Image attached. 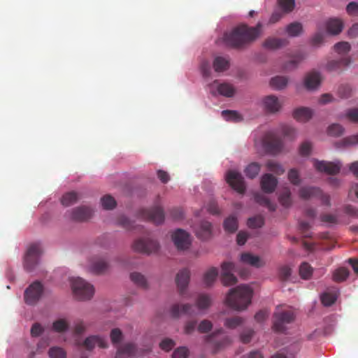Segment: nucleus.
I'll return each mask as SVG.
<instances>
[{
	"mask_svg": "<svg viewBox=\"0 0 358 358\" xmlns=\"http://www.w3.org/2000/svg\"><path fill=\"white\" fill-rule=\"evenodd\" d=\"M235 265L232 262H224L222 264L221 281L224 286H231L237 282L236 277L233 274Z\"/></svg>",
	"mask_w": 358,
	"mask_h": 358,
	"instance_id": "14",
	"label": "nucleus"
},
{
	"mask_svg": "<svg viewBox=\"0 0 358 358\" xmlns=\"http://www.w3.org/2000/svg\"><path fill=\"white\" fill-rule=\"evenodd\" d=\"M224 228L228 232H235L238 229L237 219L234 216L227 217L224 222Z\"/></svg>",
	"mask_w": 358,
	"mask_h": 358,
	"instance_id": "44",
	"label": "nucleus"
},
{
	"mask_svg": "<svg viewBox=\"0 0 358 358\" xmlns=\"http://www.w3.org/2000/svg\"><path fill=\"white\" fill-rule=\"evenodd\" d=\"M321 301L324 306H330L336 301V296L331 293H324L321 296Z\"/></svg>",
	"mask_w": 358,
	"mask_h": 358,
	"instance_id": "53",
	"label": "nucleus"
},
{
	"mask_svg": "<svg viewBox=\"0 0 358 358\" xmlns=\"http://www.w3.org/2000/svg\"><path fill=\"white\" fill-rule=\"evenodd\" d=\"M211 224L208 221H202L200 223L199 227L196 230L197 237L202 240H206L210 236L211 234Z\"/></svg>",
	"mask_w": 358,
	"mask_h": 358,
	"instance_id": "30",
	"label": "nucleus"
},
{
	"mask_svg": "<svg viewBox=\"0 0 358 358\" xmlns=\"http://www.w3.org/2000/svg\"><path fill=\"white\" fill-rule=\"evenodd\" d=\"M244 322V320L238 316L227 318L224 321V326L229 329H236L241 326Z\"/></svg>",
	"mask_w": 358,
	"mask_h": 358,
	"instance_id": "47",
	"label": "nucleus"
},
{
	"mask_svg": "<svg viewBox=\"0 0 358 358\" xmlns=\"http://www.w3.org/2000/svg\"><path fill=\"white\" fill-rule=\"evenodd\" d=\"M137 347L133 343H127L117 348L115 358H128L136 355Z\"/></svg>",
	"mask_w": 358,
	"mask_h": 358,
	"instance_id": "21",
	"label": "nucleus"
},
{
	"mask_svg": "<svg viewBox=\"0 0 358 358\" xmlns=\"http://www.w3.org/2000/svg\"><path fill=\"white\" fill-rule=\"evenodd\" d=\"M292 269L288 266H282L279 269V277L281 280H287L291 275Z\"/></svg>",
	"mask_w": 358,
	"mask_h": 358,
	"instance_id": "60",
	"label": "nucleus"
},
{
	"mask_svg": "<svg viewBox=\"0 0 358 358\" xmlns=\"http://www.w3.org/2000/svg\"><path fill=\"white\" fill-rule=\"evenodd\" d=\"M211 298L205 294H199L195 300V305L190 303L173 304L171 308V314L173 317H178L182 313L188 315H196L198 311L207 310L211 305Z\"/></svg>",
	"mask_w": 358,
	"mask_h": 358,
	"instance_id": "3",
	"label": "nucleus"
},
{
	"mask_svg": "<svg viewBox=\"0 0 358 358\" xmlns=\"http://www.w3.org/2000/svg\"><path fill=\"white\" fill-rule=\"evenodd\" d=\"M44 332V328L38 323H34L31 328V336L32 338H37L41 336Z\"/></svg>",
	"mask_w": 358,
	"mask_h": 358,
	"instance_id": "57",
	"label": "nucleus"
},
{
	"mask_svg": "<svg viewBox=\"0 0 358 358\" xmlns=\"http://www.w3.org/2000/svg\"><path fill=\"white\" fill-rule=\"evenodd\" d=\"M92 216V210L90 208L82 206L74 208L71 212V218L76 221H85Z\"/></svg>",
	"mask_w": 358,
	"mask_h": 358,
	"instance_id": "24",
	"label": "nucleus"
},
{
	"mask_svg": "<svg viewBox=\"0 0 358 358\" xmlns=\"http://www.w3.org/2000/svg\"><path fill=\"white\" fill-rule=\"evenodd\" d=\"M328 134L332 136H339L344 132V128L339 124H332L328 127Z\"/></svg>",
	"mask_w": 358,
	"mask_h": 358,
	"instance_id": "52",
	"label": "nucleus"
},
{
	"mask_svg": "<svg viewBox=\"0 0 358 358\" xmlns=\"http://www.w3.org/2000/svg\"><path fill=\"white\" fill-rule=\"evenodd\" d=\"M278 200L280 203L285 208H289L292 204L291 191L288 187L284 188L280 192Z\"/></svg>",
	"mask_w": 358,
	"mask_h": 358,
	"instance_id": "34",
	"label": "nucleus"
},
{
	"mask_svg": "<svg viewBox=\"0 0 358 358\" xmlns=\"http://www.w3.org/2000/svg\"><path fill=\"white\" fill-rule=\"evenodd\" d=\"M230 62L228 57L217 56L213 62V67L215 72L221 73L229 69Z\"/></svg>",
	"mask_w": 358,
	"mask_h": 358,
	"instance_id": "26",
	"label": "nucleus"
},
{
	"mask_svg": "<svg viewBox=\"0 0 358 358\" xmlns=\"http://www.w3.org/2000/svg\"><path fill=\"white\" fill-rule=\"evenodd\" d=\"M278 180L270 173H265L261 178L260 185L264 193L270 194L275 191Z\"/></svg>",
	"mask_w": 358,
	"mask_h": 358,
	"instance_id": "18",
	"label": "nucleus"
},
{
	"mask_svg": "<svg viewBox=\"0 0 358 358\" xmlns=\"http://www.w3.org/2000/svg\"><path fill=\"white\" fill-rule=\"evenodd\" d=\"M303 26L300 22H295L287 26L286 31L289 36L295 37L301 34Z\"/></svg>",
	"mask_w": 358,
	"mask_h": 358,
	"instance_id": "39",
	"label": "nucleus"
},
{
	"mask_svg": "<svg viewBox=\"0 0 358 358\" xmlns=\"http://www.w3.org/2000/svg\"><path fill=\"white\" fill-rule=\"evenodd\" d=\"M279 6L285 12H291L294 8V0H278Z\"/></svg>",
	"mask_w": 358,
	"mask_h": 358,
	"instance_id": "54",
	"label": "nucleus"
},
{
	"mask_svg": "<svg viewBox=\"0 0 358 358\" xmlns=\"http://www.w3.org/2000/svg\"><path fill=\"white\" fill-rule=\"evenodd\" d=\"M221 115L227 121L238 122L243 120L241 115L236 110H224L222 111Z\"/></svg>",
	"mask_w": 358,
	"mask_h": 358,
	"instance_id": "40",
	"label": "nucleus"
},
{
	"mask_svg": "<svg viewBox=\"0 0 358 358\" xmlns=\"http://www.w3.org/2000/svg\"><path fill=\"white\" fill-rule=\"evenodd\" d=\"M71 289L74 297L80 301L91 299L94 293L93 285L81 278H76L71 280Z\"/></svg>",
	"mask_w": 358,
	"mask_h": 358,
	"instance_id": "5",
	"label": "nucleus"
},
{
	"mask_svg": "<svg viewBox=\"0 0 358 358\" xmlns=\"http://www.w3.org/2000/svg\"><path fill=\"white\" fill-rule=\"evenodd\" d=\"M351 63L350 56L341 57L339 59H333L327 64V69L329 71H340Z\"/></svg>",
	"mask_w": 358,
	"mask_h": 358,
	"instance_id": "22",
	"label": "nucleus"
},
{
	"mask_svg": "<svg viewBox=\"0 0 358 358\" xmlns=\"http://www.w3.org/2000/svg\"><path fill=\"white\" fill-rule=\"evenodd\" d=\"M79 195L76 192L72 191L66 193L62 198V203L65 206H69L78 201Z\"/></svg>",
	"mask_w": 358,
	"mask_h": 358,
	"instance_id": "38",
	"label": "nucleus"
},
{
	"mask_svg": "<svg viewBox=\"0 0 358 358\" xmlns=\"http://www.w3.org/2000/svg\"><path fill=\"white\" fill-rule=\"evenodd\" d=\"M110 336L112 343L115 345L119 344L123 338L122 332L118 328L112 329L110 331Z\"/></svg>",
	"mask_w": 358,
	"mask_h": 358,
	"instance_id": "55",
	"label": "nucleus"
},
{
	"mask_svg": "<svg viewBox=\"0 0 358 358\" xmlns=\"http://www.w3.org/2000/svg\"><path fill=\"white\" fill-rule=\"evenodd\" d=\"M260 169L261 165L259 163L252 162L245 167L244 173L248 178L253 179L259 174Z\"/></svg>",
	"mask_w": 358,
	"mask_h": 358,
	"instance_id": "35",
	"label": "nucleus"
},
{
	"mask_svg": "<svg viewBox=\"0 0 358 358\" xmlns=\"http://www.w3.org/2000/svg\"><path fill=\"white\" fill-rule=\"evenodd\" d=\"M334 50L338 54L342 55V57L348 56V53L350 52L351 49L350 44L348 42H339L334 45Z\"/></svg>",
	"mask_w": 358,
	"mask_h": 358,
	"instance_id": "42",
	"label": "nucleus"
},
{
	"mask_svg": "<svg viewBox=\"0 0 358 358\" xmlns=\"http://www.w3.org/2000/svg\"><path fill=\"white\" fill-rule=\"evenodd\" d=\"M75 344L77 347L84 348L89 351L92 350L96 345L101 348L108 347L106 341L99 336H88L83 341L76 339Z\"/></svg>",
	"mask_w": 358,
	"mask_h": 358,
	"instance_id": "10",
	"label": "nucleus"
},
{
	"mask_svg": "<svg viewBox=\"0 0 358 358\" xmlns=\"http://www.w3.org/2000/svg\"><path fill=\"white\" fill-rule=\"evenodd\" d=\"M218 275V271L216 268L213 267L208 270L203 275V282L207 287L213 285Z\"/></svg>",
	"mask_w": 358,
	"mask_h": 358,
	"instance_id": "41",
	"label": "nucleus"
},
{
	"mask_svg": "<svg viewBox=\"0 0 358 358\" xmlns=\"http://www.w3.org/2000/svg\"><path fill=\"white\" fill-rule=\"evenodd\" d=\"M294 313L290 310H278L273 314V329L278 332H283L286 325L294 322Z\"/></svg>",
	"mask_w": 358,
	"mask_h": 358,
	"instance_id": "7",
	"label": "nucleus"
},
{
	"mask_svg": "<svg viewBox=\"0 0 358 358\" xmlns=\"http://www.w3.org/2000/svg\"><path fill=\"white\" fill-rule=\"evenodd\" d=\"M188 349L185 347H180L174 350L172 355L173 358H187Z\"/></svg>",
	"mask_w": 358,
	"mask_h": 358,
	"instance_id": "64",
	"label": "nucleus"
},
{
	"mask_svg": "<svg viewBox=\"0 0 358 358\" xmlns=\"http://www.w3.org/2000/svg\"><path fill=\"white\" fill-rule=\"evenodd\" d=\"M266 166L269 171L273 172L277 175H281L285 172V169L282 168V166L279 163L273 160H268L266 163Z\"/></svg>",
	"mask_w": 358,
	"mask_h": 358,
	"instance_id": "48",
	"label": "nucleus"
},
{
	"mask_svg": "<svg viewBox=\"0 0 358 358\" xmlns=\"http://www.w3.org/2000/svg\"><path fill=\"white\" fill-rule=\"evenodd\" d=\"M313 114V110L309 108L301 107L294 110L293 117L297 121L307 122L312 117Z\"/></svg>",
	"mask_w": 358,
	"mask_h": 358,
	"instance_id": "27",
	"label": "nucleus"
},
{
	"mask_svg": "<svg viewBox=\"0 0 358 358\" xmlns=\"http://www.w3.org/2000/svg\"><path fill=\"white\" fill-rule=\"evenodd\" d=\"M313 268L307 262H303L299 267V275L304 280L309 279L313 274Z\"/></svg>",
	"mask_w": 358,
	"mask_h": 358,
	"instance_id": "43",
	"label": "nucleus"
},
{
	"mask_svg": "<svg viewBox=\"0 0 358 358\" xmlns=\"http://www.w3.org/2000/svg\"><path fill=\"white\" fill-rule=\"evenodd\" d=\"M345 117L351 122L358 123V108H351L345 112Z\"/></svg>",
	"mask_w": 358,
	"mask_h": 358,
	"instance_id": "59",
	"label": "nucleus"
},
{
	"mask_svg": "<svg viewBox=\"0 0 358 358\" xmlns=\"http://www.w3.org/2000/svg\"><path fill=\"white\" fill-rule=\"evenodd\" d=\"M288 83L287 77L278 76L271 79L270 85L275 90H282L284 89Z\"/></svg>",
	"mask_w": 358,
	"mask_h": 358,
	"instance_id": "36",
	"label": "nucleus"
},
{
	"mask_svg": "<svg viewBox=\"0 0 358 358\" xmlns=\"http://www.w3.org/2000/svg\"><path fill=\"white\" fill-rule=\"evenodd\" d=\"M210 92L215 94L214 90H217L219 94L227 97H231L234 95L235 88L231 84L223 83H219L218 81L215 80L210 85Z\"/></svg>",
	"mask_w": 358,
	"mask_h": 358,
	"instance_id": "17",
	"label": "nucleus"
},
{
	"mask_svg": "<svg viewBox=\"0 0 358 358\" xmlns=\"http://www.w3.org/2000/svg\"><path fill=\"white\" fill-rule=\"evenodd\" d=\"M213 324L208 320H202L198 326V331L200 333H207L211 330Z\"/></svg>",
	"mask_w": 358,
	"mask_h": 358,
	"instance_id": "61",
	"label": "nucleus"
},
{
	"mask_svg": "<svg viewBox=\"0 0 358 358\" xmlns=\"http://www.w3.org/2000/svg\"><path fill=\"white\" fill-rule=\"evenodd\" d=\"M130 279L137 287L146 289L148 288V283L144 275L139 272H133L130 274Z\"/></svg>",
	"mask_w": 358,
	"mask_h": 358,
	"instance_id": "32",
	"label": "nucleus"
},
{
	"mask_svg": "<svg viewBox=\"0 0 358 358\" xmlns=\"http://www.w3.org/2000/svg\"><path fill=\"white\" fill-rule=\"evenodd\" d=\"M43 255V246L40 243L29 245L22 258L24 269L28 273L35 271L41 263Z\"/></svg>",
	"mask_w": 358,
	"mask_h": 358,
	"instance_id": "4",
	"label": "nucleus"
},
{
	"mask_svg": "<svg viewBox=\"0 0 358 358\" xmlns=\"http://www.w3.org/2000/svg\"><path fill=\"white\" fill-rule=\"evenodd\" d=\"M338 94L341 98L348 99L352 96V89L350 85H341L338 88Z\"/></svg>",
	"mask_w": 358,
	"mask_h": 358,
	"instance_id": "58",
	"label": "nucleus"
},
{
	"mask_svg": "<svg viewBox=\"0 0 358 358\" xmlns=\"http://www.w3.org/2000/svg\"><path fill=\"white\" fill-rule=\"evenodd\" d=\"M227 183L236 192L243 194L245 191V185L242 175L235 171H229L226 175Z\"/></svg>",
	"mask_w": 358,
	"mask_h": 358,
	"instance_id": "13",
	"label": "nucleus"
},
{
	"mask_svg": "<svg viewBox=\"0 0 358 358\" xmlns=\"http://www.w3.org/2000/svg\"><path fill=\"white\" fill-rule=\"evenodd\" d=\"M303 58L304 57L301 54L296 55L289 62L285 64L284 69L287 71L296 69Z\"/></svg>",
	"mask_w": 358,
	"mask_h": 358,
	"instance_id": "46",
	"label": "nucleus"
},
{
	"mask_svg": "<svg viewBox=\"0 0 358 358\" xmlns=\"http://www.w3.org/2000/svg\"><path fill=\"white\" fill-rule=\"evenodd\" d=\"M263 145L267 152L277 154L282 150L281 139L272 131L266 134L263 139Z\"/></svg>",
	"mask_w": 358,
	"mask_h": 358,
	"instance_id": "9",
	"label": "nucleus"
},
{
	"mask_svg": "<svg viewBox=\"0 0 358 358\" xmlns=\"http://www.w3.org/2000/svg\"><path fill=\"white\" fill-rule=\"evenodd\" d=\"M87 327L84 322L83 320H78L74 325L73 334L80 336L85 331Z\"/></svg>",
	"mask_w": 358,
	"mask_h": 358,
	"instance_id": "63",
	"label": "nucleus"
},
{
	"mask_svg": "<svg viewBox=\"0 0 358 358\" xmlns=\"http://www.w3.org/2000/svg\"><path fill=\"white\" fill-rule=\"evenodd\" d=\"M320 189L316 187H302L299 190V196L304 200L317 198V194H320Z\"/></svg>",
	"mask_w": 358,
	"mask_h": 358,
	"instance_id": "28",
	"label": "nucleus"
},
{
	"mask_svg": "<svg viewBox=\"0 0 358 358\" xmlns=\"http://www.w3.org/2000/svg\"><path fill=\"white\" fill-rule=\"evenodd\" d=\"M288 179L290 182L294 185H298L301 182L300 176L299 172L295 169H292L288 172Z\"/></svg>",
	"mask_w": 358,
	"mask_h": 358,
	"instance_id": "56",
	"label": "nucleus"
},
{
	"mask_svg": "<svg viewBox=\"0 0 358 358\" xmlns=\"http://www.w3.org/2000/svg\"><path fill=\"white\" fill-rule=\"evenodd\" d=\"M109 268L108 262L102 257L93 259L89 266L90 271L94 274H103Z\"/></svg>",
	"mask_w": 358,
	"mask_h": 358,
	"instance_id": "20",
	"label": "nucleus"
},
{
	"mask_svg": "<svg viewBox=\"0 0 358 358\" xmlns=\"http://www.w3.org/2000/svg\"><path fill=\"white\" fill-rule=\"evenodd\" d=\"M321 80L320 73L316 71H312L306 75L303 83L308 90H313L319 87Z\"/></svg>",
	"mask_w": 358,
	"mask_h": 358,
	"instance_id": "19",
	"label": "nucleus"
},
{
	"mask_svg": "<svg viewBox=\"0 0 358 358\" xmlns=\"http://www.w3.org/2000/svg\"><path fill=\"white\" fill-rule=\"evenodd\" d=\"M262 24L258 22L255 27L241 24L231 31L224 34L225 43L231 48L241 49L255 41L262 34Z\"/></svg>",
	"mask_w": 358,
	"mask_h": 358,
	"instance_id": "1",
	"label": "nucleus"
},
{
	"mask_svg": "<svg viewBox=\"0 0 358 358\" xmlns=\"http://www.w3.org/2000/svg\"><path fill=\"white\" fill-rule=\"evenodd\" d=\"M44 292V285L41 281L35 280L24 290V301L29 306H36L41 299Z\"/></svg>",
	"mask_w": 358,
	"mask_h": 358,
	"instance_id": "6",
	"label": "nucleus"
},
{
	"mask_svg": "<svg viewBox=\"0 0 358 358\" xmlns=\"http://www.w3.org/2000/svg\"><path fill=\"white\" fill-rule=\"evenodd\" d=\"M349 275V271L347 268L341 267L336 269L333 273V280L339 282L345 280Z\"/></svg>",
	"mask_w": 358,
	"mask_h": 358,
	"instance_id": "45",
	"label": "nucleus"
},
{
	"mask_svg": "<svg viewBox=\"0 0 358 358\" xmlns=\"http://www.w3.org/2000/svg\"><path fill=\"white\" fill-rule=\"evenodd\" d=\"M101 201L103 208L106 210H112L116 206V201L110 195L103 196Z\"/></svg>",
	"mask_w": 358,
	"mask_h": 358,
	"instance_id": "49",
	"label": "nucleus"
},
{
	"mask_svg": "<svg viewBox=\"0 0 358 358\" xmlns=\"http://www.w3.org/2000/svg\"><path fill=\"white\" fill-rule=\"evenodd\" d=\"M171 238L178 250H187L191 245L189 234L181 229H176L172 234Z\"/></svg>",
	"mask_w": 358,
	"mask_h": 358,
	"instance_id": "12",
	"label": "nucleus"
},
{
	"mask_svg": "<svg viewBox=\"0 0 358 358\" xmlns=\"http://www.w3.org/2000/svg\"><path fill=\"white\" fill-rule=\"evenodd\" d=\"M132 248L135 252L150 255L158 250L159 243L149 238H138L134 242Z\"/></svg>",
	"mask_w": 358,
	"mask_h": 358,
	"instance_id": "8",
	"label": "nucleus"
},
{
	"mask_svg": "<svg viewBox=\"0 0 358 358\" xmlns=\"http://www.w3.org/2000/svg\"><path fill=\"white\" fill-rule=\"evenodd\" d=\"M190 278V272L187 268L180 270L176 275V282L180 296L186 297V289Z\"/></svg>",
	"mask_w": 358,
	"mask_h": 358,
	"instance_id": "16",
	"label": "nucleus"
},
{
	"mask_svg": "<svg viewBox=\"0 0 358 358\" xmlns=\"http://www.w3.org/2000/svg\"><path fill=\"white\" fill-rule=\"evenodd\" d=\"M264 218L261 215L255 216L248 220V226L250 228H259L264 225Z\"/></svg>",
	"mask_w": 358,
	"mask_h": 358,
	"instance_id": "51",
	"label": "nucleus"
},
{
	"mask_svg": "<svg viewBox=\"0 0 358 358\" xmlns=\"http://www.w3.org/2000/svg\"><path fill=\"white\" fill-rule=\"evenodd\" d=\"M176 345V343L173 340L166 338L162 341L159 346L162 350L165 351L171 350Z\"/></svg>",
	"mask_w": 358,
	"mask_h": 358,
	"instance_id": "62",
	"label": "nucleus"
},
{
	"mask_svg": "<svg viewBox=\"0 0 358 358\" xmlns=\"http://www.w3.org/2000/svg\"><path fill=\"white\" fill-rule=\"evenodd\" d=\"M252 296V289L248 285H241L230 289L226 302L231 308L243 310L251 303Z\"/></svg>",
	"mask_w": 358,
	"mask_h": 358,
	"instance_id": "2",
	"label": "nucleus"
},
{
	"mask_svg": "<svg viewBox=\"0 0 358 358\" xmlns=\"http://www.w3.org/2000/svg\"><path fill=\"white\" fill-rule=\"evenodd\" d=\"M140 216L155 224H162L164 220V213L162 207L155 206L149 209H142L140 211Z\"/></svg>",
	"mask_w": 358,
	"mask_h": 358,
	"instance_id": "11",
	"label": "nucleus"
},
{
	"mask_svg": "<svg viewBox=\"0 0 358 358\" xmlns=\"http://www.w3.org/2000/svg\"><path fill=\"white\" fill-rule=\"evenodd\" d=\"M241 262L256 268H260L265 265V262L259 257L250 252H243L241 255Z\"/></svg>",
	"mask_w": 358,
	"mask_h": 358,
	"instance_id": "23",
	"label": "nucleus"
},
{
	"mask_svg": "<svg viewBox=\"0 0 358 358\" xmlns=\"http://www.w3.org/2000/svg\"><path fill=\"white\" fill-rule=\"evenodd\" d=\"M288 41L285 38H268L264 42V47L270 50H276L285 46Z\"/></svg>",
	"mask_w": 358,
	"mask_h": 358,
	"instance_id": "29",
	"label": "nucleus"
},
{
	"mask_svg": "<svg viewBox=\"0 0 358 358\" xmlns=\"http://www.w3.org/2000/svg\"><path fill=\"white\" fill-rule=\"evenodd\" d=\"M264 105L265 109L270 113H275L281 108V103L278 97L274 95H269L264 98Z\"/></svg>",
	"mask_w": 358,
	"mask_h": 358,
	"instance_id": "25",
	"label": "nucleus"
},
{
	"mask_svg": "<svg viewBox=\"0 0 358 358\" xmlns=\"http://www.w3.org/2000/svg\"><path fill=\"white\" fill-rule=\"evenodd\" d=\"M254 199L255 202L261 206L266 207L270 211H275L276 209V205L271 202L267 196L264 195L262 193L256 192L254 194Z\"/></svg>",
	"mask_w": 358,
	"mask_h": 358,
	"instance_id": "31",
	"label": "nucleus"
},
{
	"mask_svg": "<svg viewBox=\"0 0 358 358\" xmlns=\"http://www.w3.org/2000/svg\"><path fill=\"white\" fill-rule=\"evenodd\" d=\"M48 355L50 358H65L66 351L60 347H52L48 351Z\"/></svg>",
	"mask_w": 358,
	"mask_h": 358,
	"instance_id": "50",
	"label": "nucleus"
},
{
	"mask_svg": "<svg viewBox=\"0 0 358 358\" xmlns=\"http://www.w3.org/2000/svg\"><path fill=\"white\" fill-rule=\"evenodd\" d=\"M339 162H329L326 161L314 160V167L319 172H324L330 175H335L340 171Z\"/></svg>",
	"mask_w": 358,
	"mask_h": 358,
	"instance_id": "15",
	"label": "nucleus"
},
{
	"mask_svg": "<svg viewBox=\"0 0 358 358\" xmlns=\"http://www.w3.org/2000/svg\"><path fill=\"white\" fill-rule=\"evenodd\" d=\"M69 328V322L64 318H59L53 322L52 329L58 333L67 331Z\"/></svg>",
	"mask_w": 358,
	"mask_h": 358,
	"instance_id": "37",
	"label": "nucleus"
},
{
	"mask_svg": "<svg viewBox=\"0 0 358 358\" xmlns=\"http://www.w3.org/2000/svg\"><path fill=\"white\" fill-rule=\"evenodd\" d=\"M343 22L338 19H330L327 22V29L333 35L338 34L343 29Z\"/></svg>",
	"mask_w": 358,
	"mask_h": 358,
	"instance_id": "33",
	"label": "nucleus"
}]
</instances>
